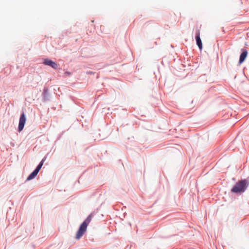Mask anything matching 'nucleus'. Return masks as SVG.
Returning a JSON list of instances; mask_svg holds the SVG:
<instances>
[{"instance_id": "nucleus-8", "label": "nucleus", "mask_w": 249, "mask_h": 249, "mask_svg": "<svg viewBox=\"0 0 249 249\" xmlns=\"http://www.w3.org/2000/svg\"><path fill=\"white\" fill-rule=\"evenodd\" d=\"M45 159H43L41 161V162L39 163V164H38V165L37 166V167L36 168V170H37V171H39V170H40V169L41 168L43 163H44V162L45 161Z\"/></svg>"}, {"instance_id": "nucleus-5", "label": "nucleus", "mask_w": 249, "mask_h": 249, "mask_svg": "<svg viewBox=\"0 0 249 249\" xmlns=\"http://www.w3.org/2000/svg\"><path fill=\"white\" fill-rule=\"evenodd\" d=\"M44 64L46 65H48L54 69H56L58 67V65L50 59H45Z\"/></svg>"}, {"instance_id": "nucleus-3", "label": "nucleus", "mask_w": 249, "mask_h": 249, "mask_svg": "<svg viewBox=\"0 0 249 249\" xmlns=\"http://www.w3.org/2000/svg\"><path fill=\"white\" fill-rule=\"evenodd\" d=\"M26 117L24 113H22V114L20 115L19 121V124H18V131L20 132L21 131L23 128L24 124L26 122Z\"/></svg>"}, {"instance_id": "nucleus-7", "label": "nucleus", "mask_w": 249, "mask_h": 249, "mask_svg": "<svg viewBox=\"0 0 249 249\" xmlns=\"http://www.w3.org/2000/svg\"><path fill=\"white\" fill-rule=\"evenodd\" d=\"M39 172L37 171V170H36V169H35L28 177L27 178V180H31L32 179H33L34 178H35V177L36 176V175H37L38 173Z\"/></svg>"}, {"instance_id": "nucleus-9", "label": "nucleus", "mask_w": 249, "mask_h": 249, "mask_svg": "<svg viewBox=\"0 0 249 249\" xmlns=\"http://www.w3.org/2000/svg\"><path fill=\"white\" fill-rule=\"evenodd\" d=\"M66 73H67V74H70V73L69 72H66Z\"/></svg>"}, {"instance_id": "nucleus-2", "label": "nucleus", "mask_w": 249, "mask_h": 249, "mask_svg": "<svg viewBox=\"0 0 249 249\" xmlns=\"http://www.w3.org/2000/svg\"><path fill=\"white\" fill-rule=\"evenodd\" d=\"M92 216L91 214L89 215L85 220L81 224L76 234V238L77 239H79L83 235L86 231L88 225L92 219Z\"/></svg>"}, {"instance_id": "nucleus-4", "label": "nucleus", "mask_w": 249, "mask_h": 249, "mask_svg": "<svg viewBox=\"0 0 249 249\" xmlns=\"http://www.w3.org/2000/svg\"><path fill=\"white\" fill-rule=\"evenodd\" d=\"M200 30H198L196 32V44H197V46H198L199 49L200 50H202V42H201V40L200 39Z\"/></svg>"}, {"instance_id": "nucleus-1", "label": "nucleus", "mask_w": 249, "mask_h": 249, "mask_svg": "<svg viewBox=\"0 0 249 249\" xmlns=\"http://www.w3.org/2000/svg\"><path fill=\"white\" fill-rule=\"evenodd\" d=\"M249 185V182L247 179L238 181L231 190V192L236 194H241L244 192Z\"/></svg>"}, {"instance_id": "nucleus-6", "label": "nucleus", "mask_w": 249, "mask_h": 249, "mask_svg": "<svg viewBox=\"0 0 249 249\" xmlns=\"http://www.w3.org/2000/svg\"><path fill=\"white\" fill-rule=\"evenodd\" d=\"M248 54V52L246 50L243 49L242 53L240 56L239 63H242L245 60Z\"/></svg>"}]
</instances>
